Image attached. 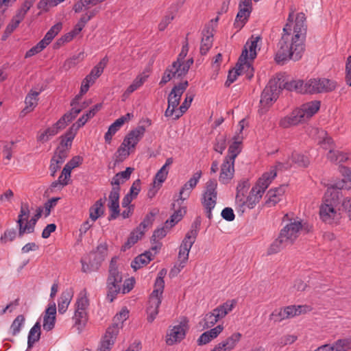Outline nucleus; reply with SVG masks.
Wrapping results in <instances>:
<instances>
[{"label": "nucleus", "mask_w": 351, "mask_h": 351, "mask_svg": "<svg viewBox=\"0 0 351 351\" xmlns=\"http://www.w3.org/2000/svg\"><path fill=\"white\" fill-rule=\"evenodd\" d=\"M188 86L189 82L187 80H185L173 86L168 95L167 102L169 106L176 108L178 106L181 97L186 90Z\"/></svg>", "instance_id": "9d476101"}, {"label": "nucleus", "mask_w": 351, "mask_h": 351, "mask_svg": "<svg viewBox=\"0 0 351 351\" xmlns=\"http://www.w3.org/2000/svg\"><path fill=\"white\" fill-rule=\"evenodd\" d=\"M217 182L216 180H209L206 183L205 190L201 198V203L209 219H212V210L215 208L217 199Z\"/></svg>", "instance_id": "39448f33"}, {"label": "nucleus", "mask_w": 351, "mask_h": 351, "mask_svg": "<svg viewBox=\"0 0 351 351\" xmlns=\"http://www.w3.org/2000/svg\"><path fill=\"white\" fill-rule=\"evenodd\" d=\"M89 305V301L86 296L79 298L75 303V311H86Z\"/></svg>", "instance_id": "0e129e2a"}, {"label": "nucleus", "mask_w": 351, "mask_h": 351, "mask_svg": "<svg viewBox=\"0 0 351 351\" xmlns=\"http://www.w3.org/2000/svg\"><path fill=\"white\" fill-rule=\"evenodd\" d=\"M250 5V1L244 0L239 4V11L238 12L235 22L234 23L235 27L241 29L243 27L250 16V11L247 8Z\"/></svg>", "instance_id": "dca6fc26"}, {"label": "nucleus", "mask_w": 351, "mask_h": 351, "mask_svg": "<svg viewBox=\"0 0 351 351\" xmlns=\"http://www.w3.org/2000/svg\"><path fill=\"white\" fill-rule=\"evenodd\" d=\"M122 281L123 280H107L106 281V287H107V300H109L110 302H113V300L116 298L118 293H119L121 291L122 287Z\"/></svg>", "instance_id": "aec40b11"}, {"label": "nucleus", "mask_w": 351, "mask_h": 351, "mask_svg": "<svg viewBox=\"0 0 351 351\" xmlns=\"http://www.w3.org/2000/svg\"><path fill=\"white\" fill-rule=\"evenodd\" d=\"M232 143L229 146L228 154L225 158L231 161H234L237 156L240 154L242 149L241 143L243 141V136L239 134L234 136Z\"/></svg>", "instance_id": "6ab92c4d"}, {"label": "nucleus", "mask_w": 351, "mask_h": 351, "mask_svg": "<svg viewBox=\"0 0 351 351\" xmlns=\"http://www.w3.org/2000/svg\"><path fill=\"white\" fill-rule=\"evenodd\" d=\"M145 80L146 77H136V79L132 82V83L128 87L125 92V94L130 95L134 91L137 90L143 84V83L145 82Z\"/></svg>", "instance_id": "3c124183"}, {"label": "nucleus", "mask_w": 351, "mask_h": 351, "mask_svg": "<svg viewBox=\"0 0 351 351\" xmlns=\"http://www.w3.org/2000/svg\"><path fill=\"white\" fill-rule=\"evenodd\" d=\"M62 27V23L59 22L53 25L46 33L45 37L41 40L47 47L54 38V37L60 32Z\"/></svg>", "instance_id": "c9c22d12"}, {"label": "nucleus", "mask_w": 351, "mask_h": 351, "mask_svg": "<svg viewBox=\"0 0 351 351\" xmlns=\"http://www.w3.org/2000/svg\"><path fill=\"white\" fill-rule=\"evenodd\" d=\"M196 237H197V232H196L195 230L189 231L186 234V235L181 243L180 249L187 251V252H190V250H191L192 245H193V243L195 241Z\"/></svg>", "instance_id": "72a5a7b5"}, {"label": "nucleus", "mask_w": 351, "mask_h": 351, "mask_svg": "<svg viewBox=\"0 0 351 351\" xmlns=\"http://www.w3.org/2000/svg\"><path fill=\"white\" fill-rule=\"evenodd\" d=\"M58 132V129H56L53 125L50 128L46 129L43 132H42L37 138L38 141H41L43 143L47 142L49 141V138L55 136Z\"/></svg>", "instance_id": "09e8293b"}, {"label": "nucleus", "mask_w": 351, "mask_h": 351, "mask_svg": "<svg viewBox=\"0 0 351 351\" xmlns=\"http://www.w3.org/2000/svg\"><path fill=\"white\" fill-rule=\"evenodd\" d=\"M145 132V127L144 125H138L135 129L131 130L125 137L122 143V145L134 148L138 143L141 140Z\"/></svg>", "instance_id": "9b49d317"}, {"label": "nucleus", "mask_w": 351, "mask_h": 351, "mask_svg": "<svg viewBox=\"0 0 351 351\" xmlns=\"http://www.w3.org/2000/svg\"><path fill=\"white\" fill-rule=\"evenodd\" d=\"M304 121L303 111L296 108L290 114L282 118L279 121V125L282 128H288Z\"/></svg>", "instance_id": "f8f14e48"}, {"label": "nucleus", "mask_w": 351, "mask_h": 351, "mask_svg": "<svg viewBox=\"0 0 351 351\" xmlns=\"http://www.w3.org/2000/svg\"><path fill=\"white\" fill-rule=\"evenodd\" d=\"M106 201V197L104 199H99L95 202V204L90 206L89 209L90 218L95 221L99 217L104 214V204Z\"/></svg>", "instance_id": "b1692460"}, {"label": "nucleus", "mask_w": 351, "mask_h": 351, "mask_svg": "<svg viewBox=\"0 0 351 351\" xmlns=\"http://www.w3.org/2000/svg\"><path fill=\"white\" fill-rule=\"evenodd\" d=\"M123 124V119H117L114 123H112L110 125L107 132L104 135V138L106 143L110 144L111 143L112 136L117 133V132L121 128V127Z\"/></svg>", "instance_id": "473e14b6"}, {"label": "nucleus", "mask_w": 351, "mask_h": 351, "mask_svg": "<svg viewBox=\"0 0 351 351\" xmlns=\"http://www.w3.org/2000/svg\"><path fill=\"white\" fill-rule=\"evenodd\" d=\"M214 28L212 25H206L202 30V38L200 46V53L206 55L213 46Z\"/></svg>", "instance_id": "4468645a"}, {"label": "nucleus", "mask_w": 351, "mask_h": 351, "mask_svg": "<svg viewBox=\"0 0 351 351\" xmlns=\"http://www.w3.org/2000/svg\"><path fill=\"white\" fill-rule=\"evenodd\" d=\"M59 199L60 197H53L45 203L44 207L43 208L44 215L46 217L50 215L51 210L56 206Z\"/></svg>", "instance_id": "bf43d9fd"}, {"label": "nucleus", "mask_w": 351, "mask_h": 351, "mask_svg": "<svg viewBox=\"0 0 351 351\" xmlns=\"http://www.w3.org/2000/svg\"><path fill=\"white\" fill-rule=\"evenodd\" d=\"M30 210L27 203L22 202L21 204L20 212L16 220L17 227L19 229V237H23V232L25 223H27L29 219Z\"/></svg>", "instance_id": "f3484780"}, {"label": "nucleus", "mask_w": 351, "mask_h": 351, "mask_svg": "<svg viewBox=\"0 0 351 351\" xmlns=\"http://www.w3.org/2000/svg\"><path fill=\"white\" fill-rule=\"evenodd\" d=\"M39 93L36 91H31L25 97V107L21 112V115L24 116L27 113L32 111L38 104V96Z\"/></svg>", "instance_id": "4be33fe9"}, {"label": "nucleus", "mask_w": 351, "mask_h": 351, "mask_svg": "<svg viewBox=\"0 0 351 351\" xmlns=\"http://www.w3.org/2000/svg\"><path fill=\"white\" fill-rule=\"evenodd\" d=\"M24 322L25 317L23 315H19L14 319L10 326L12 335L15 336L20 332L21 328L23 325Z\"/></svg>", "instance_id": "de8ad7c7"}, {"label": "nucleus", "mask_w": 351, "mask_h": 351, "mask_svg": "<svg viewBox=\"0 0 351 351\" xmlns=\"http://www.w3.org/2000/svg\"><path fill=\"white\" fill-rule=\"evenodd\" d=\"M319 108L320 101L314 100L302 105V107L299 109L303 111L304 118L306 120V119L313 117L319 110Z\"/></svg>", "instance_id": "cd10ccee"}, {"label": "nucleus", "mask_w": 351, "mask_h": 351, "mask_svg": "<svg viewBox=\"0 0 351 351\" xmlns=\"http://www.w3.org/2000/svg\"><path fill=\"white\" fill-rule=\"evenodd\" d=\"M247 60V50L245 49L242 51L238 62L234 69L230 70L228 75V78L225 82V86L228 87L233 83L237 78L238 75L243 74L246 72V77L250 80L254 76V68Z\"/></svg>", "instance_id": "20e7f679"}, {"label": "nucleus", "mask_w": 351, "mask_h": 351, "mask_svg": "<svg viewBox=\"0 0 351 351\" xmlns=\"http://www.w3.org/2000/svg\"><path fill=\"white\" fill-rule=\"evenodd\" d=\"M43 213V208L42 207H38L36 210V213L27 223H25L23 228V237L25 234L33 233L34 232L36 224L38 220L40 218Z\"/></svg>", "instance_id": "c85d7f7f"}, {"label": "nucleus", "mask_w": 351, "mask_h": 351, "mask_svg": "<svg viewBox=\"0 0 351 351\" xmlns=\"http://www.w3.org/2000/svg\"><path fill=\"white\" fill-rule=\"evenodd\" d=\"M332 345L335 351H348L351 350V337L337 339Z\"/></svg>", "instance_id": "a19ab883"}, {"label": "nucleus", "mask_w": 351, "mask_h": 351, "mask_svg": "<svg viewBox=\"0 0 351 351\" xmlns=\"http://www.w3.org/2000/svg\"><path fill=\"white\" fill-rule=\"evenodd\" d=\"M193 99V95H189V94H186L184 102L180 106L178 112H177L176 114V117H175L176 119H179L188 110V108L191 106V104Z\"/></svg>", "instance_id": "8fccbe9b"}, {"label": "nucleus", "mask_w": 351, "mask_h": 351, "mask_svg": "<svg viewBox=\"0 0 351 351\" xmlns=\"http://www.w3.org/2000/svg\"><path fill=\"white\" fill-rule=\"evenodd\" d=\"M302 228L301 221L293 220L285 226L280 231V235L287 243L291 245L298 237L300 230Z\"/></svg>", "instance_id": "6e6552de"}, {"label": "nucleus", "mask_w": 351, "mask_h": 351, "mask_svg": "<svg viewBox=\"0 0 351 351\" xmlns=\"http://www.w3.org/2000/svg\"><path fill=\"white\" fill-rule=\"evenodd\" d=\"M101 108V104L95 105L91 108V109L84 113L81 117H80L74 124L77 125V126H78L77 128L80 129L81 127L85 125L88 120L93 118Z\"/></svg>", "instance_id": "c756f323"}, {"label": "nucleus", "mask_w": 351, "mask_h": 351, "mask_svg": "<svg viewBox=\"0 0 351 351\" xmlns=\"http://www.w3.org/2000/svg\"><path fill=\"white\" fill-rule=\"evenodd\" d=\"M41 335V325L39 322H36L34 326L30 329L27 337V349H30L34 344L38 341Z\"/></svg>", "instance_id": "a878e982"}, {"label": "nucleus", "mask_w": 351, "mask_h": 351, "mask_svg": "<svg viewBox=\"0 0 351 351\" xmlns=\"http://www.w3.org/2000/svg\"><path fill=\"white\" fill-rule=\"evenodd\" d=\"M291 160L292 163L296 164L298 167H306L309 165L308 157L298 152L292 153Z\"/></svg>", "instance_id": "79ce46f5"}, {"label": "nucleus", "mask_w": 351, "mask_h": 351, "mask_svg": "<svg viewBox=\"0 0 351 351\" xmlns=\"http://www.w3.org/2000/svg\"><path fill=\"white\" fill-rule=\"evenodd\" d=\"M172 69L173 70V75L174 77L180 78L185 76L188 71L183 70V66L182 65V62L179 61H174L171 65Z\"/></svg>", "instance_id": "5fc2aeb1"}, {"label": "nucleus", "mask_w": 351, "mask_h": 351, "mask_svg": "<svg viewBox=\"0 0 351 351\" xmlns=\"http://www.w3.org/2000/svg\"><path fill=\"white\" fill-rule=\"evenodd\" d=\"M73 319L75 322V326L77 327L79 332H81L87 322V313L86 311H75Z\"/></svg>", "instance_id": "f704fd0d"}, {"label": "nucleus", "mask_w": 351, "mask_h": 351, "mask_svg": "<svg viewBox=\"0 0 351 351\" xmlns=\"http://www.w3.org/2000/svg\"><path fill=\"white\" fill-rule=\"evenodd\" d=\"M306 16L303 12L297 14L293 32L291 25L287 23L283 27V34L278 43L275 55L277 64L283 65L289 60L301 59L305 50L304 40L306 32Z\"/></svg>", "instance_id": "f257e3e1"}, {"label": "nucleus", "mask_w": 351, "mask_h": 351, "mask_svg": "<svg viewBox=\"0 0 351 351\" xmlns=\"http://www.w3.org/2000/svg\"><path fill=\"white\" fill-rule=\"evenodd\" d=\"M337 83L326 78H313L304 83V94L328 93L334 90Z\"/></svg>", "instance_id": "423d86ee"}, {"label": "nucleus", "mask_w": 351, "mask_h": 351, "mask_svg": "<svg viewBox=\"0 0 351 351\" xmlns=\"http://www.w3.org/2000/svg\"><path fill=\"white\" fill-rule=\"evenodd\" d=\"M327 158L332 162L340 164L349 159V155L339 150L330 149L327 154Z\"/></svg>", "instance_id": "7c9ffc66"}, {"label": "nucleus", "mask_w": 351, "mask_h": 351, "mask_svg": "<svg viewBox=\"0 0 351 351\" xmlns=\"http://www.w3.org/2000/svg\"><path fill=\"white\" fill-rule=\"evenodd\" d=\"M108 207L110 213L108 217V221L116 219L120 215L119 203L108 202Z\"/></svg>", "instance_id": "864d4df0"}, {"label": "nucleus", "mask_w": 351, "mask_h": 351, "mask_svg": "<svg viewBox=\"0 0 351 351\" xmlns=\"http://www.w3.org/2000/svg\"><path fill=\"white\" fill-rule=\"evenodd\" d=\"M234 161H230L226 158L224 159L219 175V180L223 184H227L233 178L234 169Z\"/></svg>", "instance_id": "a211bd4d"}, {"label": "nucleus", "mask_w": 351, "mask_h": 351, "mask_svg": "<svg viewBox=\"0 0 351 351\" xmlns=\"http://www.w3.org/2000/svg\"><path fill=\"white\" fill-rule=\"evenodd\" d=\"M69 151L62 147H58L55 151L54 155L51 159L53 161H58V163H63L68 156Z\"/></svg>", "instance_id": "49530a36"}, {"label": "nucleus", "mask_w": 351, "mask_h": 351, "mask_svg": "<svg viewBox=\"0 0 351 351\" xmlns=\"http://www.w3.org/2000/svg\"><path fill=\"white\" fill-rule=\"evenodd\" d=\"M261 40V36H258L254 37V36H252L247 41L244 49H246L247 51H250V58L252 60H254L256 57V47H257V43Z\"/></svg>", "instance_id": "e433bc0d"}, {"label": "nucleus", "mask_w": 351, "mask_h": 351, "mask_svg": "<svg viewBox=\"0 0 351 351\" xmlns=\"http://www.w3.org/2000/svg\"><path fill=\"white\" fill-rule=\"evenodd\" d=\"M192 190L193 189L190 188L187 184H184L180 191L179 197L176 200V202L179 205L182 204V202L189 197Z\"/></svg>", "instance_id": "6e6d98bb"}, {"label": "nucleus", "mask_w": 351, "mask_h": 351, "mask_svg": "<svg viewBox=\"0 0 351 351\" xmlns=\"http://www.w3.org/2000/svg\"><path fill=\"white\" fill-rule=\"evenodd\" d=\"M127 147H125L124 145H121V146L118 148L117 151V162H122L123 160H125L129 155L130 152L128 149H126Z\"/></svg>", "instance_id": "774afa93"}, {"label": "nucleus", "mask_w": 351, "mask_h": 351, "mask_svg": "<svg viewBox=\"0 0 351 351\" xmlns=\"http://www.w3.org/2000/svg\"><path fill=\"white\" fill-rule=\"evenodd\" d=\"M118 257L114 256L112 258L108 269V276L107 280H123V275L121 271H119L117 265Z\"/></svg>", "instance_id": "bb28decb"}, {"label": "nucleus", "mask_w": 351, "mask_h": 351, "mask_svg": "<svg viewBox=\"0 0 351 351\" xmlns=\"http://www.w3.org/2000/svg\"><path fill=\"white\" fill-rule=\"evenodd\" d=\"M282 90L279 79H271L262 92L260 104L263 107H269L278 97Z\"/></svg>", "instance_id": "0eeeda50"}, {"label": "nucleus", "mask_w": 351, "mask_h": 351, "mask_svg": "<svg viewBox=\"0 0 351 351\" xmlns=\"http://www.w3.org/2000/svg\"><path fill=\"white\" fill-rule=\"evenodd\" d=\"M17 235L19 236V232H17L14 228L7 229L1 236L0 243L1 244H6L8 242H12L16 239Z\"/></svg>", "instance_id": "37998d69"}, {"label": "nucleus", "mask_w": 351, "mask_h": 351, "mask_svg": "<svg viewBox=\"0 0 351 351\" xmlns=\"http://www.w3.org/2000/svg\"><path fill=\"white\" fill-rule=\"evenodd\" d=\"M340 171L344 176L341 180L330 184L324 195V203L319 208V216L326 223L336 225L341 219L340 213H338L335 207L339 203L342 193L340 190L345 187L346 180L351 182V169L340 166Z\"/></svg>", "instance_id": "f03ea898"}, {"label": "nucleus", "mask_w": 351, "mask_h": 351, "mask_svg": "<svg viewBox=\"0 0 351 351\" xmlns=\"http://www.w3.org/2000/svg\"><path fill=\"white\" fill-rule=\"evenodd\" d=\"M188 329V321L184 319L178 325L174 326L167 335L166 342L171 346L178 341H180L185 337L186 331Z\"/></svg>", "instance_id": "1a4fd4ad"}, {"label": "nucleus", "mask_w": 351, "mask_h": 351, "mask_svg": "<svg viewBox=\"0 0 351 351\" xmlns=\"http://www.w3.org/2000/svg\"><path fill=\"white\" fill-rule=\"evenodd\" d=\"M172 208L175 210L173 214L171 216L169 219H167L165 222V227L167 228H171L174 226L178 221H180L183 216L182 208L176 210V203L172 204Z\"/></svg>", "instance_id": "4c0bfd02"}, {"label": "nucleus", "mask_w": 351, "mask_h": 351, "mask_svg": "<svg viewBox=\"0 0 351 351\" xmlns=\"http://www.w3.org/2000/svg\"><path fill=\"white\" fill-rule=\"evenodd\" d=\"M45 48H46V46L45 45V43L43 41H39L35 46L32 47L30 49H29L25 55V58H29L40 51H42Z\"/></svg>", "instance_id": "4d7b16f0"}, {"label": "nucleus", "mask_w": 351, "mask_h": 351, "mask_svg": "<svg viewBox=\"0 0 351 351\" xmlns=\"http://www.w3.org/2000/svg\"><path fill=\"white\" fill-rule=\"evenodd\" d=\"M14 143H1V145H2V149L0 152V154H3V157L7 160H10L12 158V149Z\"/></svg>", "instance_id": "052dcab7"}, {"label": "nucleus", "mask_w": 351, "mask_h": 351, "mask_svg": "<svg viewBox=\"0 0 351 351\" xmlns=\"http://www.w3.org/2000/svg\"><path fill=\"white\" fill-rule=\"evenodd\" d=\"M236 206L238 212L241 213H244L245 208L247 207L246 198L245 194H237L236 195Z\"/></svg>", "instance_id": "680f3d73"}, {"label": "nucleus", "mask_w": 351, "mask_h": 351, "mask_svg": "<svg viewBox=\"0 0 351 351\" xmlns=\"http://www.w3.org/2000/svg\"><path fill=\"white\" fill-rule=\"evenodd\" d=\"M289 244L287 243L283 238L279 235L278 238L276 239L270 245L267 250L268 254H274L279 252L282 249L287 246Z\"/></svg>", "instance_id": "ea45409f"}, {"label": "nucleus", "mask_w": 351, "mask_h": 351, "mask_svg": "<svg viewBox=\"0 0 351 351\" xmlns=\"http://www.w3.org/2000/svg\"><path fill=\"white\" fill-rule=\"evenodd\" d=\"M73 292L70 290L64 291L58 300V312L60 314L64 313L72 300Z\"/></svg>", "instance_id": "393cba45"}, {"label": "nucleus", "mask_w": 351, "mask_h": 351, "mask_svg": "<svg viewBox=\"0 0 351 351\" xmlns=\"http://www.w3.org/2000/svg\"><path fill=\"white\" fill-rule=\"evenodd\" d=\"M154 258V255L150 251H145L144 253L137 256L131 263V267L134 271L147 265Z\"/></svg>", "instance_id": "412c9836"}, {"label": "nucleus", "mask_w": 351, "mask_h": 351, "mask_svg": "<svg viewBox=\"0 0 351 351\" xmlns=\"http://www.w3.org/2000/svg\"><path fill=\"white\" fill-rule=\"evenodd\" d=\"M262 197V195L259 193H252L251 190L250 195L246 198L247 208L252 209L256 204L260 201Z\"/></svg>", "instance_id": "603ef678"}, {"label": "nucleus", "mask_w": 351, "mask_h": 351, "mask_svg": "<svg viewBox=\"0 0 351 351\" xmlns=\"http://www.w3.org/2000/svg\"><path fill=\"white\" fill-rule=\"evenodd\" d=\"M129 317V311L125 308L115 315L113 317L112 324L109 326L101 341V345L97 351H110L112 346L114 345L119 330L122 324Z\"/></svg>", "instance_id": "7ed1b4c3"}, {"label": "nucleus", "mask_w": 351, "mask_h": 351, "mask_svg": "<svg viewBox=\"0 0 351 351\" xmlns=\"http://www.w3.org/2000/svg\"><path fill=\"white\" fill-rule=\"evenodd\" d=\"M278 79L281 83L282 89L285 88L289 91L294 90L298 93L304 94V82L303 80H298L284 82V80L281 81L280 78Z\"/></svg>", "instance_id": "5701e85b"}, {"label": "nucleus", "mask_w": 351, "mask_h": 351, "mask_svg": "<svg viewBox=\"0 0 351 351\" xmlns=\"http://www.w3.org/2000/svg\"><path fill=\"white\" fill-rule=\"evenodd\" d=\"M319 144L323 149H328L329 152H330V149H335V144L332 138L326 134H325L324 136L319 141Z\"/></svg>", "instance_id": "13d9d810"}, {"label": "nucleus", "mask_w": 351, "mask_h": 351, "mask_svg": "<svg viewBox=\"0 0 351 351\" xmlns=\"http://www.w3.org/2000/svg\"><path fill=\"white\" fill-rule=\"evenodd\" d=\"M267 199L266 200L265 204L269 206H275L281 199V198L277 196L276 193H275L272 189H270L267 192Z\"/></svg>", "instance_id": "e2e57ef3"}, {"label": "nucleus", "mask_w": 351, "mask_h": 351, "mask_svg": "<svg viewBox=\"0 0 351 351\" xmlns=\"http://www.w3.org/2000/svg\"><path fill=\"white\" fill-rule=\"evenodd\" d=\"M226 135L219 134L215 138L214 150L221 154L226 148Z\"/></svg>", "instance_id": "a18cd8bd"}, {"label": "nucleus", "mask_w": 351, "mask_h": 351, "mask_svg": "<svg viewBox=\"0 0 351 351\" xmlns=\"http://www.w3.org/2000/svg\"><path fill=\"white\" fill-rule=\"evenodd\" d=\"M158 212V210L154 212L150 211L149 213H147L143 219V221L137 227L138 230H143V232H145L146 228L153 223V221H154V217L156 215Z\"/></svg>", "instance_id": "c03bdc74"}, {"label": "nucleus", "mask_w": 351, "mask_h": 351, "mask_svg": "<svg viewBox=\"0 0 351 351\" xmlns=\"http://www.w3.org/2000/svg\"><path fill=\"white\" fill-rule=\"evenodd\" d=\"M81 56H83V54L79 53L77 56H73L72 58L66 60L63 64V69L66 71H68L75 66L78 62V59Z\"/></svg>", "instance_id": "338daca9"}, {"label": "nucleus", "mask_w": 351, "mask_h": 351, "mask_svg": "<svg viewBox=\"0 0 351 351\" xmlns=\"http://www.w3.org/2000/svg\"><path fill=\"white\" fill-rule=\"evenodd\" d=\"M301 308V306H298V307H295V306H289L283 309L284 313L286 314L285 317H287V318H289L300 314L302 312Z\"/></svg>", "instance_id": "69168bd1"}, {"label": "nucleus", "mask_w": 351, "mask_h": 351, "mask_svg": "<svg viewBox=\"0 0 351 351\" xmlns=\"http://www.w3.org/2000/svg\"><path fill=\"white\" fill-rule=\"evenodd\" d=\"M276 176V171L275 168L263 173L262 177L257 181L256 185L252 187V193H259L263 195L266 189H267L272 180L274 179Z\"/></svg>", "instance_id": "ddd939ff"}, {"label": "nucleus", "mask_w": 351, "mask_h": 351, "mask_svg": "<svg viewBox=\"0 0 351 351\" xmlns=\"http://www.w3.org/2000/svg\"><path fill=\"white\" fill-rule=\"evenodd\" d=\"M144 234L145 232H143V230H138L136 227V228L130 233L127 242H125V243L122 246L121 250L125 251L127 249L130 248L141 239Z\"/></svg>", "instance_id": "2f4dec72"}, {"label": "nucleus", "mask_w": 351, "mask_h": 351, "mask_svg": "<svg viewBox=\"0 0 351 351\" xmlns=\"http://www.w3.org/2000/svg\"><path fill=\"white\" fill-rule=\"evenodd\" d=\"M161 304V301L154 299L152 301L151 304H149L147 307V321L152 323L156 317L158 313V308Z\"/></svg>", "instance_id": "58836bf2"}, {"label": "nucleus", "mask_w": 351, "mask_h": 351, "mask_svg": "<svg viewBox=\"0 0 351 351\" xmlns=\"http://www.w3.org/2000/svg\"><path fill=\"white\" fill-rule=\"evenodd\" d=\"M56 306L54 302L49 304L43 316V329L51 330L56 324Z\"/></svg>", "instance_id": "2eb2a0df"}]
</instances>
